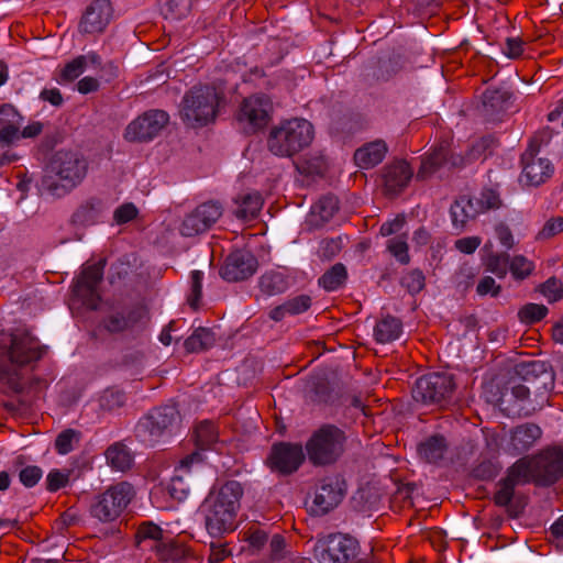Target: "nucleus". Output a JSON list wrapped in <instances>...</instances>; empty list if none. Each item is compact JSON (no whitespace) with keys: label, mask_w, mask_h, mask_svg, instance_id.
<instances>
[{"label":"nucleus","mask_w":563,"mask_h":563,"mask_svg":"<svg viewBox=\"0 0 563 563\" xmlns=\"http://www.w3.org/2000/svg\"><path fill=\"white\" fill-rule=\"evenodd\" d=\"M272 101L265 95H254L244 99L239 119L247 121L253 131L262 129L269 121Z\"/></svg>","instance_id":"obj_21"},{"label":"nucleus","mask_w":563,"mask_h":563,"mask_svg":"<svg viewBox=\"0 0 563 563\" xmlns=\"http://www.w3.org/2000/svg\"><path fill=\"white\" fill-rule=\"evenodd\" d=\"M24 117L11 103L0 106V144L9 146L20 140Z\"/></svg>","instance_id":"obj_25"},{"label":"nucleus","mask_w":563,"mask_h":563,"mask_svg":"<svg viewBox=\"0 0 563 563\" xmlns=\"http://www.w3.org/2000/svg\"><path fill=\"white\" fill-rule=\"evenodd\" d=\"M147 319V310L142 305H134L114 310L102 320V327L111 334L132 331Z\"/></svg>","instance_id":"obj_19"},{"label":"nucleus","mask_w":563,"mask_h":563,"mask_svg":"<svg viewBox=\"0 0 563 563\" xmlns=\"http://www.w3.org/2000/svg\"><path fill=\"white\" fill-rule=\"evenodd\" d=\"M553 139V131L550 128H544L537 132L530 140L526 151L534 152L539 154L541 148L551 145Z\"/></svg>","instance_id":"obj_56"},{"label":"nucleus","mask_w":563,"mask_h":563,"mask_svg":"<svg viewBox=\"0 0 563 563\" xmlns=\"http://www.w3.org/2000/svg\"><path fill=\"white\" fill-rule=\"evenodd\" d=\"M42 475L43 471L41 467L29 465L20 471L19 478L25 487H33L42 478Z\"/></svg>","instance_id":"obj_64"},{"label":"nucleus","mask_w":563,"mask_h":563,"mask_svg":"<svg viewBox=\"0 0 563 563\" xmlns=\"http://www.w3.org/2000/svg\"><path fill=\"white\" fill-rule=\"evenodd\" d=\"M257 266V258L251 252L238 250L227 256L220 275L228 282H241L253 276Z\"/></svg>","instance_id":"obj_18"},{"label":"nucleus","mask_w":563,"mask_h":563,"mask_svg":"<svg viewBox=\"0 0 563 563\" xmlns=\"http://www.w3.org/2000/svg\"><path fill=\"white\" fill-rule=\"evenodd\" d=\"M178 421L179 412L175 406L156 407L139 420L135 437L146 445H154L162 437L169 434Z\"/></svg>","instance_id":"obj_10"},{"label":"nucleus","mask_w":563,"mask_h":563,"mask_svg":"<svg viewBox=\"0 0 563 563\" xmlns=\"http://www.w3.org/2000/svg\"><path fill=\"white\" fill-rule=\"evenodd\" d=\"M233 201L236 206L233 210L234 216L244 221L255 219L264 203L261 192L256 190L240 192Z\"/></svg>","instance_id":"obj_33"},{"label":"nucleus","mask_w":563,"mask_h":563,"mask_svg":"<svg viewBox=\"0 0 563 563\" xmlns=\"http://www.w3.org/2000/svg\"><path fill=\"white\" fill-rule=\"evenodd\" d=\"M81 439V432L75 429L62 431L55 440V449L59 454H68Z\"/></svg>","instance_id":"obj_50"},{"label":"nucleus","mask_w":563,"mask_h":563,"mask_svg":"<svg viewBox=\"0 0 563 563\" xmlns=\"http://www.w3.org/2000/svg\"><path fill=\"white\" fill-rule=\"evenodd\" d=\"M84 56H77L64 66L57 80L59 84L71 82L78 78L84 73Z\"/></svg>","instance_id":"obj_55"},{"label":"nucleus","mask_w":563,"mask_h":563,"mask_svg":"<svg viewBox=\"0 0 563 563\" xmlns=\"http://www.w3.org/2000/svg\"><path fill=\"white\" fill-rule=\"evenodd\" d=\"M126 397L123 390L111 387L103 390L99 397V406L102 410L113 411L125 404Z\"/></svg>","instance_id":"obj_49"},{"label":"nucleus","mask_w":563,"mask_h":563,"mask_svg":"<svg viewBox=\"0 0 563 563\" xmlns=\"http://www.w3.org/2000/svg\"><path fill=\"white\" fill-rule=\"evenodd\" d=\"M223 207L218 201L199 205L187 214L181 223L180 232L185 236H195L207 232L221 218Z\"/></svg>","instance_id":"obj_15"},{"label":"nucleus","mask_w":563,"mask_h":563,"mask_svg":"<svg viewBox=\"0 0 563 563\" xmlns=\"http://www.w3.org/2000/svg\"><path fill=\"white\" fill-rule=\"evenodd\" d=\"M139 210L132 202L118 207L113 212V220L117 224H124L137 217Z\"/></svg>","instance_id":"obj_62"},{"label":"nucleus","mask_w":563,"mask_h":563,"mask_svg":"<svg viewBox=\"0 0 563 563\" xmlns=\"http://www.w3.org/2000/svg\"><path fill=\"white\" fill-rule=\"evenodd\" d=\"M134 494L132 485L126 482L112 485L92 499L89 512L100 522H113L126 509Z\"/></svg>","instance_id":"obj_8"},{"label":"nucleus","mask_w":563,"mask_h":563,"mask_svg":"<svg viewBox=\"0 0 563 563\" xmlns=\"http://www.w3.org/2000/svg\"><path fill=\"white\" fill-rule=\"evenodd\" d=\"M516 375L534 385L537 391H549L554 387V371L549 362L541 360L522 361L515 366Z\"/></svg>","instance_id":"obj_16"},{"label":"nucleus","mask_w":563,"mask_h":563,"mask_svg":"<svg viewBox=\"0 0 563 563\" xmlns=\"http://www.w3.org/2000/svg\"><path fill=\"white\" fill-rule=\"evenodd\" d=\"M455 388L453 375L430 373L415 382L411 395L417 404L444 408L452 402Z\"/></svg>","instance_id":"obj_7"},{"label":"nucleus","mask_w":563,"mask_h":563,"mask_svg":"<svg viewBox=\"0 0 563 563\" xmlns=\"http://www.w3.org/2000/svg\"><path fill=\"white\" fill-rule=\"evenodd\" d=\"M493 500L496 506L505 508L511 518H519L527 506V497L516 492V488L504 478L496 483Z\"/></svg>","instance_id":"obj_23"},{"label":"nucleus","mask_w":563,"mask_h":563,"mask_svg":"<svg viewBox=\"0 0 563 563\" xmlns=\"http://www.w3.org/2000/svg\"><path fill=\"white\" fill-rule=\"evenodd\" d=\"M313 133L312 124L305 119L286 120L271 130L267 146L274 155L290 157L310 145Z\"/></svg>","instance_id":"obj_6"},{"label":"nucleus","mask_w":563,"mask_h":563,"mask_svg":"<svg viewBox=\"0 0 563 563\" xmlns=\"http://www.w3.org/2000/svg\"><path fill=\"white\" fill-rule=\"evenodd\" d=\"M521 180L528 186H539L551 178L554 172L548 158L538 157V154L525 151L521 155Z\"/></svg>","instance_id":"obj_20"},{"label":"nucleus","mask_w":563,"mask_h":563,"mask_svg":"<svg viewBox=\"0 0 563 563\" xmlns=\"http://www.w3.org/2000/svg\"><path fill=\"white\" fill-rule=\"evenodd\" d=\"M164 538L161 527L152 521L142 522L135 532V543L141 550L155 551Z\"/></svg>","instance_id":"obj_37"},{"label":"nucleus","mask_w":563,"mask_h":563,"mask_svg":"<svg viewBox=\"0 0 563 563\" xmlns=\"http://www.w3.org/2000/svg\"><path fill=\"white\" fill-rule=\"evenodd\" d=\"M216 342L214 333L207 328L196 329L184 342V347L189 353H197L211 347Z\"/></svg>","instance_id":"obj_44"},{"label":"nucleus","mask_w":563,"mask_h":563,"mask_svg":"<svg viewBox=\"0 0 563 563\" xmlns=\"http://www.w3.org/2000/svg\"><path fill=\"white\" fill-rule=\"evenodd\" d=\"M529 396V387L518 379L511 378L500 391L498 405L501 411L509 417H529L536 411L530 404Z\"/></svg>","instance_id":"obj_13"},{"label":"nucleus","mask_w":563,"mask_h":563,"mask_svg":"<svg viewBox=\"0 0 563 563\" xmlns=\"http://www.w3.org/2000/svg\"><path fill=\"white\" fill-rule=\"evenodd\" d=\"M154 552L157 559L163 563H178L188 554V550L183 544L166 537L158 543Z\"/></svg>","instance_id":"obj_39"},{"label":"nucleus","mask_w":563,"mask_h":563,"mask_svg":"<svg viewBox=\"0 0 563 563\" xmlns=\"http://www.w3.org/2000/svg\"><path fill=\"white\" fill-rule=\"evenodd\" d=\"M319 563H365L358 560V541L350 534L330 533L318 538L313 547Z\"/></svg>","instance_id":"obj_9"},{"label":"nucleus","mask_w":563,"mask_h":563,"mask_svg":"<svg viewBox=\"0 0 563 563\" xmlns=\"http://www.w3.org/2000/svg\"><path fill=\"white\" fill-rule=\"evenodd\" d=\"M223 96L216 87L209 85L194 86L184 95L179 114L189 128H202L213 122Z\"/></svg>","instance_id":"obj_4"},{"label":"nucleus","mask_w":563,"mask_h":563,"mask_svg":"<svg viewBox=\"0 0 563 563\" xmlns=\"http://www.w3.org/2000/svg\"><path fill=\"white\" fill-rule=\"evenodd\" d=\"M402 331V322L400 319L386 316L377 322L374 329V335L379 343H389L399 338Z\"/></svg>","instance_id":"obj_42"},{"label":"nucleus","mask_w":563,"mask_h":563,"mask_svg":"<svg viewBox=\"0 0 563 563\" xmlns=\"http://www.w3.org/2000/svg\"><path fill=\"white\" fill-rule=\"evenodd\" d=\"M111 13L112 8L108 0H95L81 19L80 30L84 33L102 32L110 21Z\"/></svg>","instance_id":"obj_27"},{"label":"nucleus","mask_w":563,"mask_h":563,"mask_svg":"<svg viewBox=\"0 0 563 563\" xmlns=\"http://www.w3.org/2000/svg\"><path fill=\"white\" fill-rule=\"evenodd\" d=\"M510 266L509 254L503 253H490L486 260V268L488 272L495 274L497 277L503 278L507 275Z\"/></svg>","instance_id":"obj_53"},{"label":"nucleus","mask_w":563,"mask_h":563,"mask_svg":"<svg viewBox=\"0 0 563 563\" xmlns=\"http://www.w3.org/2000/svg\"><path fill=\"white\" fill-rule=\"evenodd\" d=\"M346 443L347 435L343 429L324 423L312 432L305 449L313 466H330L343 456Z\"/></svg>","instance_id":"obj_5"},{"label":"nucleus","mask_w":563,"mask_h":563,"mask_svg":"<svg viewBox=\"0 0 563 563\" xmlns=\"http://www.w3.org/2000/svg\"><path fill=\"white\" fill-rule=\"evenodd\" d=\"M218 431L211 421L198 423L194 431L196 446L200 450H209L218 441Z\"/></svg>","instance_id":"obj_46"},{"label":"nucleus","mask_w":563,"mask_h":563,"mask_svg":"<svg viewBox=\"0 0 563 563\" xmlns=\"http://www.w3.org/2000/svg\"><path fill=\"white\" fill-rule=\"evenodd\" d=\"M548 308L544 305L527 303L518 311V318L526 324H532L541 321L548 314Z\"/></svg>","instance_id":"obj_52"},{"label":"nucleus","mask_w":563,"mask_h":563,"mask_svg":"<svg viewBox=\"0 0 563 563\" xmlns=\"http://www.w3.org/2000/svg\"><path fill=\"white\" fill-rule=\"evenodd\" d=\"M479 208L473 198L467 196L459 197L450 208L452 227L461 233L465 230L467 223L479 214Z\"/></svg>","instance_id":"obj_30"},{"label":"nucleus","mask_w":563,"mask_h":563,"mask_svg":"<svg viewBox=\"0 0 563 563\" xmlns=\"http://www.w3.org/2000/svg\"><path fill=\"white\" fill-rule=\"evenodd\" d=\"M542 433V429L537 423L518 424L509 431V446L516 454H523L537 444Z\"/></svg>","instance_id":"obj_26"},{"label":"nucleus","mask_w":563,"mask_h":563,"mask_svg":"<svg viewBox=\"0 0 563 563\" xmlns=\"http://www.w3.org/2000/svg\"><path fill=\"white\" fill-rule=\"evenodd\" d=\"M509 269L516 278L523 279L525 277L530 275V273L533 269V265L525 256L517 255L510 262Z\"/></svg>","instance_id":"obj_61"},{"label":"nucleus","mask_w":563,"mask_h":563,"mask_svg":"<svg viewBox=\"0 0 563 563\" xmlns=\"http://www.w3.org/2000/svg\"><path fill=\"white\" fill-rule=\"evenodd\" d=\"M108 464L115 471L125 472L133 464V455L121 442L110 445L106 451Z\"/></svg>","instance_id":"obj_41"},{"label":"nucleus","mask_w":563,"mask_h":563,"mask_svg":"<svg viewBox=\"0 0 563 563\" xmlns=\"http://www.w3.org/2000/svg\"><path fill=\"white\" fill-rule=\"evenodd\" d=\"M345 483L339 477H327L321 481L313 500L314 506L321 514H327L336 507L343 499Z\"/></svg>","instance_id":"obj_24"},{"label":"nucleus","mask_w":563,"mask_h":563,"mask_svg":"<svg viewBox=\"0 0 563 563\" xmlns=\"http://www.w3.org/2000/svg\"><path fill=\"white\" fill-rule=\"evenodd\" d=\"M563 231V217L551 218L545 221L537 234V240H549Z\"/></svg>","instance_id":"obj_58"},{"label":"nucleus","mask_w":563,"mask_h":563,"mask_svg":"<svg viewBox=\"0 0 563 563\" xmlns=\"http://www.w3.org/2000/svg\"><path fill=\"white\" fill-rule=\"evenodd\" d=\"M47 168L49 175L44 180L47 190L53 195L63 196L82 181L88 163L78 152L59 150L52 157Z\"/></svg>","instance_id":"obj_3"},{"label":"nucleus","mask_w":563,"mask_h":563,"mask_svg":"<svg viewBox=\"0 0 563 563\" xmlns=\"http://www.w3.org/2000/svg\"><path fill=\"white\" fill-rule=\"evenodd\" d=\"M346 278L347 272L345 266L336 263L319 278V285L328 291H333L342 287Z\"/></svg>","instance_id":"obj_47"},{"label":"nucleus","mask_w":563,"mask_h":563,"mask_svg":"<svg viewBox=\"0 0 563 563\" xmlns=\"http://www.w3.org/2000/svg\"><path fill=\"white\" fill-rule=\"evenodd\" d=\"M307 389L314 402L330 404L333 399L332 387L324 374L311 376L307 382Z\"/></svg>","instance_id":"obj_40"},{"label":"nucleus","mask_w":563,"mask_h":563,"mask_svg":"<svg viewBox=\"0 0 563 563\" xmlns=\"http://www.w3.org/2000/svg\"><path fill=\"white\" fill-rule=\"evenodd\" d=\"M104 203L98 198H89L75 210L71 216V223L87 228L96 224L104 212Z\"/></svg>","instance_id":"obj_34"},{"label":"nucleus","mask_w":563,"mask_h":563,"mask_svg":"<svg viewBox=\"0 0 563 563\" xmlns=\"http://www.w3.org/2000/svg\"><path fill=\"white\" fill-rule=\"evenodd\" d=\"M448 448V441L442 434H432L418 444L417 453L428 463H438L444 457Z\"/></svg>","instance_id":"obj_35"},{"label":"nucleus","mask_w":563,"mask_h":563,"mask_svg":"<svg viewBox=\"0 0 563 563\" xmlns=\"http://www.w3.org/2000/svg\"><path fill=\"white\" fill-rule=\"evenodd\" d=\"M450 153L448 145H440L435 147L429 155H427L417 173L418 179H427L438 172L442 166L448 163V155Z\"/></svg>","instance_id":"obj_38"},{"label":"nucleus","mask_w":563,"mask_h":563,"mask_svg":"<svg viewBox=\"0 0 563 563\" xmlns=\"http://www.w3.org/2000/svg\"><path fill=\"white\" fill-rule=\"evenodd\" d=\"M244 539L253 554L258 553L268 541V533L257 525L250 526L244 531Z\"/></svg>","instance_id":"obj_51"},{"label":"nucleus","mask_w":563,"mask_h":563,"mask_svg":"<svg viewBox=\"0 0 563 563\" xmlns=\"http://www.w3.org/2000/svg\"><path fill=\"white\" fill-rule=\"evenodd\" d=\"M401 69V65L396 58L379 59L368 65L363 74L366 85L375 86L389 81Z\"/></svg>","instance_id":"obj_31"},{"label":"nucleus","mask_w":563,"mask_h":563,"mask_svg":"<svg viewBox=\"0 0 563 563\" xmlns=\"http://www.w3.org/2000/svg\"><path fill=\"white\" fill-rule=\"evenodd\" d=\"M258 286L267 296L283 294L288 288V282L283 273L271 271L260 277Z\"/></svg>","instance_id":"obj_45"},{"label":"nucleus","mask_w":563,"mask_h":563,"mask_svg":"<svg viewBox=\"0 0 563 563\" xmlns=\"http://www.w3.org/2000/svg\"><path fill=\"white\" fill-rule=\"evenodd\" d=\"M388 153V146L384 140H375L365 143L354 153V162L362 169L374 168L383 162Z\"/></svg>","instance_id":"obj_29"},{"label":"nucleus","mask_w":563,"mask_h":563,"mask_svg":"<svg viewBox=\"0 0 563 563\" xmlns=\"http://www.w3.org/2000/svg\"><path fill=\"white\" fill-rule=\"evenodd\" d=\"M169 115L163 110H150L128 124L124 139L128 142H148L156 137L167 125Z\"/></svg>","instance_id":"obj_12"},{"label":"nucleus","mask_w":563,"mask_h":563,"mask_svg":"<svg viewBox=\"0 0 563 563\" xmlns=\"http://www.w3.org/2000/svg\"><path fill=\"white\" fill-rule=\"evenodd\" d=\"M339 211V199L334 195L322 196L311 207L307 223L314 229L325 225Z\"/></svg>","instance_id":"obj_32"},{"label":"nucleus","mask_w":563,"mask_h":563,"mask_svg":"<svg viewBox=\"0 0 563 563\" xmlns=\"http://www.w3.org/2000/svg\"><path fill=\"white\" fill-rule=\"evenodd\" d=\"M474 200L477 205V208H479V212L497 210L503 207V199L498 185L484 187L481 190L478 197H476Z\"/></svg>","instance_id":"obj_48"},{"label":"nucleus","mask_w":563,"mask_h":563,"mask_svg":"<svg viewBox=\"0 0 563 563\" xmlns=\"http://www.w3.org/2000/svg\"><path fill=\"white\" fill-rule=\"evenodd\" d=\"M400 284L409 294L416 295L424 288L426 277L422 271L411 269L402 275Z\"/></svg>","instance_id":"obj_54"},{"label":"nucleus","mask_w":563,"mask_h":563,"mask_svg":"<svg viewBox=\"0 0 563 563\" xmlns=\"http://www.w3.org/2000/svg\"><path fill=\"white\" fill-rule=\"evenodd\" d=\"M387 249L401 264L409 263L408 244L405 240L400 238L390 239Z\"/></svg>","instance_id":"obj_60"},{"label":"nucleus","mask_w":563,"mask_h":563,"mask_svg":"<svg viewBox=\"0 0 563 563\" xmlns=\"http://www.w3.org/2000/svg\"><path fill=\"white\" fill-rule=\"evenodd\" d=\"M534 471V483L549 486L563 476V449H549L530 457Z\"/></svg>","instance_id":"obj_14"},{"label":"nucleus","mask_w":563,"mask_h":563,"mask_svg":"<svg viewBox=\"0 0 563 563\" xmlns=\"http://www.w3.org/2000/svg\"><path fill=\"white\" fill-rule=\"evenodd\" d=\"M240 482L231 479L214 486L202 503L205 526L210 537L220 539L234 531L235 519L243 496Z\"/></svg>","instance_id":"obj_2"},{"label":"nucleus","mask_w":563,"mask_h":563,"mask_svg":"<svg viewBox=\"0 0 563 563\" xmlns=\"http://www.w3.org/2000/svg\"><path fill=\"white\" fill-rule=\"evenodd\" d=\"M202 277H203L202 272H200V271L191 272V276H190L191 294L188 298V303L194 309H197L199 307V300L201 298V289H202Z\"/></svg>","instance_id":"obj_59"},{"label":"nucleus","mask_w":563,"mask_h":563,"mask_svg":"<svg viewBox=\"0 0 563 563\" xmlns=\"http://www.w3.org/2000/svg\"><path fill=\"white\" fill-rule=\"evenodd\" d=\"M106 261L100 260L98 263L86 267L79 276L74 291L84 302L91 309H97L101 300L97 287L103 278V269Z\"/></svg>","instance_id":"obj_17"},{"label":"nucleus","mask_w":563,"mask_h":563,"mask_svg":"<svg viewBox=\"0 0 563 563\" xmlns=\"http://www.w3.org/2000/svg\"><path fill=\"white\" fill-rule=\"evenodd\" d=\"M540 291L550 302H555L563 297V285L559 279L551 277L540 285Z\"/></svg>","instance_id":"obj_57"},{"label":"nucleus","mask_w":563,"mask_h":563,"mask_svg":"<svg viewBox=\"0 0 563 563\" xmlns=\"http://www.w3.org/2000/svg\"><path fill=\"white\" fill-rule=\"evenodd\" d=\"M288 314L295 316L307 311L311 306V297L299 295L285 301Z\"/></svg>","instance_id":"obj_63"},{"label":"nucleus","mask_w":563,"mask_h":563,"mask_svg":"<svg viewBox=\"0 0 563 563\" xmlns=\"http://www.w3.org/2000/svg\"><path fill=\"white\" fill-rule=\"evenodd\" d=\"M197 456V453H192L180 462V466L177 468L179 474L174 475L170 482L169 493L172 497L181 500L189 494L191 487L184 482L183 474L188 473L189 465Z\"/></svg>","instance_id":"obj_43"},{"label":"nucleus","mask_w":563,"mask_h":563,"mask_svg":"<svg viewBox=\"0 0 563 563\" xmlns=\"http://www.w3.org/2000/svg\"><path fill=\"white\" fill-rule=\"evenodd\" d=\"M45 352L29 332L0 334V380L20 394L24 389L21 369L40 361Z\"/></svg>","instance_id":"obj_1"},{"label":"nucleus","mask_w":563,"mask_h":563,"mask_svg":"<svg viewBox=\"0 0 563 563\" xmlns=\"http://www.w3.org/2000/svg\"><path fill=\"white\" fill-rule=\"evenodd\" d=\"M413 176L410 165L404 159H396L382 169L383 186L386 195H398Z\"/></svg>","instance_id":"obj_22"},{"label":"nucleus","mask_w":563,"mask_h":563,"mask_svg":"<svg viewBox=\"0 0 563 563\" xmlns=\"http://www.w3.org/2000/svg\"><path fill=\"white\" fill-rule=\"evenodd\" d=\"M511 92L505 88H487L483 93V114L488 120H496L497 117L509 109L511 104Z\"/></svg>","instance_id":"obj_28"},{"label":"nucleus","mask_w":563,"mask_h":563,"mask_svg":"<svg viewBox=\"0 0 563 563\" xmlns=\"http://www.w3.org/2000/svg\"><path fill=\"white\" fill-rule=\"evenodd\" d=\"M306 459L299 443L278 442L272 445L266 457V465L272 472L288 476L298 471Z\"/></svg>","instance_id":"obj_11"},{"label":"nucleus","mask_w":563,"mask_h":563,"mask_svg":"<svg viewBox=\"0 0 563 563\" xmlns=\"http://www.w3.org/2000/svg\"><path fill=\"white\" fill-rule=\"evenodd\" d=\"M503 478L515 488L530 482L534 483V471L530 457L525 456L516 461L507 468L506 475Z\"/></svg>","instance_id":"obj_36"}]
</instances>
